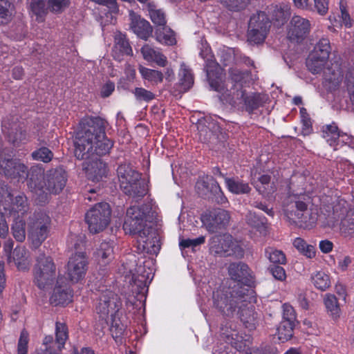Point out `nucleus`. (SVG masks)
<instances>
[{
  "mask_svg": "<svg viewBox=\"0 0 354 354\" xmlns=\"http://www.w3.org/2000/svg\"><path fill=\"white\" fill-rule=\"evenodd\" d=\"M347 214V207L345 201H339V205L333 207L334 218L337 220H342Z\"/></svg>",
  "mask_w": 354,
  "mask_h": 354,
  "instance_id": "4d7b16f0",
  "label": "nucleus"
},
{
  "mask_svg": "<svg viewBox=\"0 0 354 354\" xmlns=\"http://www.w3.org/2000/svg\"><path fill=\"white\" fill-rule=\"evenodd\" d=\"M48 8L53 12H62L69 5V0H48Z\"/></svg>",
  "mask_w": 354,
  "mask_h": 354,
  "instance_id": "09e8293b",
  "label": "nucleus"
},
{
  "mask_svg": "<svg viewBox=\"0 0 354 354\" xmlns=\"http://www.w3.org/2000/svg\"><path fill=\"white\" fill-rule=\"evenodd\" d=\"M209 249L212 253L219 255H243V248L239 242L229 234L214 236L211 239Z\"/></svg>",
  "mask_w": 354,
  "mask_h": 354,
  "instance_id": "9b49d317",
  "label": "nucleus"
},
{
  "mask_svg": "<svg viewBox=\"0 0 354 354\" xmlns=\"http://www.w3.org/2000/svg\"><path fill=\"white\" fill-rule=\"evenodd\" d=\"M43 172L40 169L32 168L30 178L28 179V186L32 192H37L45 189L50 193L60 192L66 185V176L65 172L59 169L49 171L46 176V182H43Z\"/></svg>",
  "mask_w": 354,
  "mask_h": 354,
  "instance_id": "20e7f679",
  "label": "nucleus"
},
{
  "mask_svg": "<svg viewBox=\"0 0 354 354\" xmlns=\"http://www.w3.org/2000/svg\"><path fill=\"white\" fill-rule=\"evenodd\" d=\"M118 178L121 189L133 198H139L147 194L144 182L140 180V175L129 165H121L118 168Z\"/></svg>",
  "mask_w": 354,
  "mask_h": 354,
  "instance_id": "423d86ee",
  "label": "nucleus"
},
{
  "mask_svg": "<svg viewBox=\"0 0 354 354\" xmlns=\"http://www.w3.org/2000/svg\"><path fill=\"white\" fill-rule=\"evenodd\" d=\"M201 186H203L207 190L213 193H218L221 192V188L218 184L212 178L207 177V182L205 180L198 181L196 183L197 188L200 189Z\"/></svg>",
  "mask_w": 354,
  "mask_h": 354,
  "instance_id": "de8ad7c7",
  "label": "nucleus"
},
{
  "mask_svg": "<svg viewBox=\"0 0 354 354\" xmlns=\"http://www.w3.org/2000/svg\"><path fill=\"white\" fill-rule=\"evenodd\" d=\"M1 170L5 175L10 178H17L18 182H23L29 175L27 174L26 167L13 160H4L0 158Z\"/></svg>",
  "mask_w": 354,
  "mask_h": 354,
  "instance_id": "aec40b11",
  "label": "nucleus"
},
{
  "mask_svg": "<svg viewBox=\"0 0 354 354\" xmlns=\"http://www.w3.org/2000/svg\"><path fill=\"white\" fill-rule=\"evenodd\" d=\"M56 340L59 344V349L61 350L64 346L65 342L68 339V332L66 326L62 323L56 324Z\"/></svg>",
  "mask_w": 354,
  "mask_h": 354,
  "instance_id": "37998d69",
  "label": "nucleus"
},
{
  "mask_svg": "<svg viewBox=\"0 0 354 354\" xmlns=\"http://www.w3.org/2000/svg\"><path fill=\"white\" fill-rule=\"evenodd\" d=\"M310 21L299 16H294L289 24L288 37L290 40L299 42L303 40L310 31Z\"/></svg>",
  "mask_w": 354,
  "mask_h": 354,
  "instance_id": "f3484780",
  "label": "nucleus"
},
{
  "mask_svg": "<svg viewBox=\"0 0 354 354\" xmlns=\"http://www.w3.org/2000/svg\"><path fill=\"white\" fill-rule=\"evenodd\" d=\"M340 16L339 20L337 21L335 17H330L329 19L334 26H344L346 28H350L353 25V19H351L348 10L343 4H340Z\"/></svg>",
  "mask_w": 354,
  "mask_h": 354,
  "instance_id": "e433bc0d",
  "label": "nucleus"
},
{
  "mask_svg": "<svg viewBox=\"0 0 354 354\" xmlns=\"http://www.w3.org/2000/svg\"><path fill=\"white\" fill-rule=\"evenodd\" d=\"M135 262L133 260L131 261L130 263L124 265L123 271L121 272L126 277L131 276L132 282L138 286L139 291L142 292L145 291L153 277V270L149 268L151 261H147L144 265L140 264L137 268H135Z\"/></svg>",
  "mask_w": 354,
  "mask_h": 354,
  "instance_id": "6e6552de",
  "label": "nucleus"
},
{
  "mask_svg": "<svg viewBox=\"0 0 354 354\" xmlns=\"http://www.w3.org/2000/svg\"><path fill=\"white\" fill-rule=\"evenodd\" d=\"M205 242V236H201L196 239H180L179 242V245L180 248H195L199 245L203 244Z\"/></svg>",
  "mask_w": 354,
  "mask_h": 354,
  "instance_id": "3c124183",
  "label": "nucleus"
},
{
  "mask_svg": "<svg viewBox=\"0 0 354 354\" xmlns=\"http://www.w3.org/2000/svg\"><path fill=\"white\" fill-rule=\"evenodd\" d=\"M241 297L242 295L235 290L219 289L213 293L214 306L223 314L230 315L235 310Z\"/></svg>",
  "mask_w": 354,
  "mask_h": 354,
  "instance_id": "4468645a",
  "label": "nucleus"
},
{
  "mask_svg": "<svg viewBox=\"0 0 354 354\" xmlns=\"http://www.w3.org/2000/svg\"><path fill=\"white\" fill-rule=\"evenodd\" d=\"M295 324L288 322H281L277 328V332L275 335L281 342L288 340L292 336L293 327Z\"/></svg>",
  "mask_w": 354,
  "mask_h": 354,
  "instance_id": "ea45409f",
  "label": "nucleus"
},
{
  "mask_svg": "<svg viewBox=\"0 0 354 354\" xmlns=\"http://www.w3.org/2000/svg\"><path fill=\"white\" fill-rule=\"evenodd\" d=\"M72 292L67 286H56L50 298V303L55 306L65 305L72 301Z\"/></svg>",
  "mask_w": 354,
  "mask_h": 354,
  "instance_id": "b1692460",
  "label": "nucleus"
},
{
  "mask_svg": "<svg viewBox=\"0 0 354 354\" xmlns=\"http://www.w3.org/2000/svg\"><path fill=\"white\" fill-rule=\"evenodd\" d=\"M270 21L264 12L254 15L250 20L248 37L250 42L262 43L270 27Z\"/></svg>",
  "mask_w": 354,
  "mask_h": 354,
  "instance_id": "ddd939ff",
  "label": "nucleus"
},
{
  "mask_svg": "<svg viewBox=\"0 0 354 354\" xmlns=\"http://www.w3.org/2000/svg\"><path fill=\"white\" fill-rule=\"evenodd\" d=\"M315 53H310L306 60V66L313 73L322 72L328 63V59H323L316 57Z\"/></svg>",
  "mask_w": 354,
  "mask_h": 354,
  "instance_id": "7c9ffc66",
  "label": "nucleus"
},
{
  "mask_svg": "<svg viewBox=\"0 0 354 354\" xmlns=\"http://www.w3.org/2000/svg\"><path fill=\"white\" fill-rule=\"evenodd\" d=\"M324 137L335 150L337 149L339 146H342L344 144L353 145V138L346 133H340L335 124L326 127L324 130Z\"/></svg>",
  "mask_w": 354,
  "mask_h": 354,
  "instance_id": "6ab92c4d",
  "label": "nucleus"
},
{
  "mask_svg": "<svg viewBox=\"0 0 354 354\" xmlns=\"http://www.w3.org/2000/svg\"><path fill=\"white\" fill-rule=\"evenodd\" d=\"M310 53H315L316 57L328 60L330 53V46L328 39L325 38L320 39Z\"/></svg>",
  "mask_w": 354,
  "mask_h": 354,
  "instance_id": "58836bf2",
  "label": "nucleus"
},
{
  "mask_svg": "<svg viewBox=\"0 0 354 354\" xmlns=\"http://www.w3.org/2000/svg\"><path fill=\"white\" fill-rule=\"evenodd\" d=\"M229 274L234 281L250 285L252 283V273L248 266L244 263H232L229 266Z\"/></svg>",
  "mask_w": 354,
  "mask_h": 354,
  "instance_id": "4be33fe9",
  "label": "nucleus"
},
{
  "mask_svg": "<svg viewBox=\"0 0 354 354\" xmlns=\"http://www.w3.org/2000/svg\"><path fill=\"white\" fill-rule=\"evenodd\" d=\"M8 232V226L2 214H0V239L5 238ZM3 265L0 262V292L5 287L6 279L3 274Z\"/></svg>",
  "mask_w": 354,
  "mask_h": 354,
  "instance_id": "a19ab883",
  "label": "nucleus"
},
{
  "mask_svg": "<svg viewBox=\"0 0 354 354\" xmlns=\"http://www.w3.org/2000/svg\"><path fill=\"white\" fill-rule=\"evenodd\" d=\"M270 272L272 276L277 280L283 281L286 278L285 270L281 266L271 268Z\"/></svg>",
  "mask_w": 354,
  "mask_h": 354,
  "instance_id": "e2e57ef3",
  "label": "nucleus"
},
{
  "mask_svg": "<svg viewBox=\"0 0 354 354\" xmlns=\"http://www.w3.org/2000/svg\"><path fill=\"white\" fill-rule=\"evenodd\" d=\"M120 307V302L118 296L110 290H106L102 293L96 306L97 314L104 320L102 324L111 325V330L114 337H118L124 331L123 327H119L115 321V316Z\"/></svg>",
  "mask_w": 354,
  "mask_h": 354,
  "instance_id": "39448f33",
  "label": "nucleus"
},
{
  "mask_svg": "<svg viewBox=\"0 0 354 354\" xmlns=\"http://www.w3.org/2000/svg\"><path fill=\"white\" fill-rule=\"evenodd\" d=\"M111 209L106 203L94 205L86 214V221L89 230L97 233L106 227L110 222Z\"/></svg>",
  "mask_w": 354,
  "mask_h": 354,
  "instance_id": "9d476101",
  "label": "nucleus"
},
{
  "mask_svg": "<svg viewBox=\"0 0 354 354\" xmlns=\"http://www.w3.org/2000/svg\"><path fill=\"white\" fill-rule=\"evenodd\" d=\"M46 14V8L43 0H30V15L35 21H42Z\"/></svg>",
  "mask_w": 354,
  "mask_h": 354,
  "instance_id": "f704fd0d",
  "label": "nucleus"
},
{
  "mask_svg": "<svg viewBox=\"0 0 354 354\" xmlns=\"http://www.w3.org/2000/svg\"><path fill=\"white\" fill-rule=\"evenodd\" d=\"M294 247L307 258L312 259L315 257L316 250L313 245L308 244L303 239L296 238L293 241Z\"/></svg>",
  "mask_w": 354,
  "mask_h": 354,
  "instance_id": "473e14b6",
  "label": "nucleus"
},
{
  "mask_svg": "<svg viewBox=\"0 0 354 354\" xmlns=\"http://www.w3.org/2000/svg\"><path fill=\"white\" fill-rule=\"evenodd\" d=\"M53 153L46 147H41L32 152V157L35 160L48 162L53 158Z\"/></svg>",
  "mask_w": 354,
  "mask_h": 354,
  "instance_id": "c03bdc74",
  "label": "nucleus"
},
{
  "mask_svg": "<svg viewBox=\"0 0 354 354\" xmlns=\"http://www.w3.org/2000/svg\"><path fill=\"white\" fill-rule=\"evenodd\" d=\"M230 220L228 213L224 209H216L205 213L201 216V221L209 232H214L221 226L226 225Z\"/></svg>",
  "mask_w": 354,
  "mask_h": 354,
  "instance_id": "a211bd4d",
  "label": "nucleus"
},
{
  "mask_svg": "<svg viewBox=\"0 0 354 354\" xmlns=\"http://www.w3.org/2000/svg\"><path fill=\"white\" fill-rule=\"evenodd\" d=\"M113 243L102 242L95 252V259L101 266H105L113 259Z\"/></svg>",
  "mask_w": 354,
  "mask_h": 354,
  "instance_id": "a878e982",
  "label": "nucleus"
},
{
  "mask_svg": "<svg viewBox=\"0 0 354 354\" xmlns=\"http://www.w3.org/2000/svg\"><path fill=\"white\" fill-rule=\"evenodd\" d=\"M28 333L26 330L21 331L17 343V354H28Z\"/></svg>",
  "mask_w": 354,
  "mask_h": 354,
  "instance_id": "49530a36",
  "label": "nucleus"
},
{
  "mask_svg": "<svg viewBox=\"0 0 354 354\" xmlns=\"http://www.w3.org/2000/svg\"><path fill=\"white\" fill-rule=\"evenodd\" d=\"M104 124L101 118H84L75 140V156L86 160L83 167L88 179L93 183L103 181L109 172L106 164L98 156L108 153L113 146L105 136Z\"/></svg>",
  "mask_w": 354,
  "mask_h": 354,
  "instance_id": "f257e3e1",
  "label": "nucleus"
},
{
  "mask_svg": "<svg viewBox=\"0 0 354 354\" xmlns=\"http://www.w3.org/2000/svg\"><path fill=\"white\" fill-rule=\"evenodd\" d=\"M10 4L6 0H0V24L8 23L12 16V12L9 10Z\"/></svg>",
  "mask_w": 354,
  "mask_h": 354,
  "instance_id": "79ce46f5",
  "label": "nucleus"
},
{
  "mask_svg": "<svg viewBox=\"0 0 354 354\" xmlns=\"http://www.w3.org/2000/svg\"><path fill=\"white\" fill-rule=\"evenodd\" d=\"M193 84L194 77L191 71L184 64H182L178 73V84L180 86V91H187L192 86Z\"/></svg>",
  "mask_w": 354,
  "mask_h": 354,
  "instance_id": "bb28decb",
  "label": "nucleus"
},
{
  "mask_svg": "<svg viewBox=\"0 0 354 354\" xmlns=\"http://www.w3.org/2000/svg\"><path fill=\"white\" fill-rule=\"evenodd\" d=\"M283 317L282 322H288L295 324V314L293 308L289 304L283 305Z\"/></svg>",
  "mask_w": 354,
  "mask_h": 354,
  "instance_id": "5fc2aeb1",
  "label": "nucleus"
},
{
  "mask_svg": "<svg viewBox=\"0 0 354 354\" xmlns=\"http://www.w3.org/2000/svg\"><path fill=\"white\" fill-rule=\"evenodd\" d=\"M139 72L142 77L153 85H157L163 80V74L157 70L150 69L142 66H139Z\"/></svg>",
  "mask_w": 354,
  "mask_h": 354,
  "instance_id": "c756f323",
  "label": "nucleus"
},
{
  "mask_svg": "<svg viewBox=\"0 0 354 354\" xmlns=\"http://www.w3.org/2000/svg\"><path fill=\"white\" fill-rule=\"evenodd\" d=\"M150 209L147 205L131 206L127 211L123 229L127 234L136 235L137 248L140 252L157 254L160 248L159 237L147 225Z\"/></svg>",
  "mask_w": 354,
  "mask_h": 354,
  "instance_id": "7ed1b4c3",
  "label": "nucleus"
},
{
  "mask_svg": "<svg viewBox=\"0 0 354 354\" xmlns=\"http://www.w3.org/2000/svg\"><path fill=\"white\" fill-rule=\"evenodd\" d=\"M129 19L130 29L140 38L147 39L152 33L149 23L133 11L129 12Z\"/></svg>",
  "mask_w": 354,
  "mask_h": 354,
  "instance_id": "412c9836",
  "label": "nucleus"
},
{
  "mask_svg": "<svg viewBox=\"0 0 354 354\" xmlns=\"http://www.w3.org/2000/svg\"><path fill=\"white\" fill-rule=\"evenodd\" d=\"M88 261L85 254L78 252L73 254L68 263L67 274L72 282L83 279L87 271Z\"/></svg>",
  "mask_w": 354,
  "mask_h": 354,
  "instance_id": "2eb2a0df",
  "label": "nucleus"
},
{
  "mask_svg": "<svg viewBox=\"0 0 354 354\" xmlns=\"http://www.w3.org/2000/svg\"><path fill=\"white\" fill-rule=\"evenodd\" d=\"M221 3L233 10H239L244 8L250 0H221Z\"/></svg>",
  "mask_w": 354,
  "mask_h": 354,
  "instance_id": "8fccbe9b",
  "label": "nucleus"
},
{
  "mask_svg": "<svg viewBox=\"0 0 354 354\" xmlns=\"http://www.w3.org/2000/svg\"><path fill=\"white\" fill-rule=\"evenodd\" d=\"M259 182L262 185V187L257 185V188L259 192L266 194H270L274 192V189L272 186L269 185L270 176L267 175H263L259 178Z\"/></svg>",
  "mask_w": 354,
  "mask_h": 354,
  "instance_id": "864d4df0",
  "label": "nucleus"
},
{
  "mask_svg": "<svg viewBox=\"0 0 354 354\" xmlns=\"http://www.w3.org/2000/svg\"><path fill=\"white\" fill-rule=\"evenodd\" d=\"M56 277V268L52 259L44 255L37 259L34 269V282L40 289L48 288Z\"/></svg>",
  "mask_w": 354,
  "mask_h": 354,
  "instance_id": "1a4fd4ad",
  "label": "nucleus"
},
{
  "mask_svg": "<svg viewBox=\"0 0 354 354\" xmlns=\"http://www.w3.org/2000/svg\"><path fill=\"white\" fill-rule=\"evenodd\" d=\"M227 189L236 194H246L250 191L248 184L242 180L234 178H225Z\"/></svg>",
  "mask_w": 354,
  "mask_h": 354,
  "instance_id": "2f4dec72",
  "label": "nucleus"
},
{
  "mask_svg": "<svg viewBox=\"0 0 354 354\" xmlns=\"http://www.w3.org/2000/svg\"><path fill=\"white\" fill-rule=\"evenodd\" d=\"M92 1L104 5L108 7L111 12L115 13L118 11V8L116 3V0H91Z\"/></svg>",
  "mask_w": 354,
  "mask_h": 354,
  "instance_id": "0e129e2a",
  "label": "nucleus"
},
{
  "mask_svg": "<svg viewBox=\"0 0 354 354\" xmlns=\"http://www.w3.org/2000/svg\"><path fill=\"white\" fill-rule=\"evenodd\" d=\"M197 129L200 134V137L203 136V140H206L207 136V130L216 132L218 131L219 125L212 118H205L204 120H199L197 124Z\"/></svg>",
  "mask_w": 354,
  "mask_h": 354,
  "instance_id": "c9c22d12",
  "label": "nucleus"
},
{
  "mask_svg": "<svg viewBox=\"0 0 354 354\" xmlns=\"http://www.w3.org/2000/svg\"><path fill=\"white\" fill-rule=\"evenodd\" d=\"M319 248L322 252L328 253L333 249V243L328 240L322 241L319 243Z\"/></svg>",
  "mask_w": 354,
  "mask_h": 354,
  "instance_id": "774afa93",
  "label": "nucleus"
},
{
  "mask_svg": "<svg viewBox=\"0 0 354 354\" xmlns=\"http://www.w3.org/2000/svg\"><path fill=\"white\" fill-rule=\"evenodd\" d=\"M209 48L207 47L205 52L200 53L201 56L207 59L206 71L207 76L210 86L214 90L221 93L220 99L223 104H228L237 109H246L253 110L258 106L257 100L254 95H246L240 83L244 74L239 71L235 73H231V82H229L225 89L223 85V69L214 60L208 57Z\"/></svg>",
  "mask_w": 354,
  "mask_h": 354,
  "instance_id": "f03ea898",
  "label": "nucleus"
},
{
  "mask_svg": "<svg viewBox=\"0 0 354 354\" xmlns=\"http://www.w3.org/2000/svg\"><path fill=\"white\" fill-rule=\"evenodd\" d=\"M315 8L319 15H324L328 10V0H314Z\"/></svg>",
  "mask_w": 354,
  "mask_h": 354,
  "instance_id": "680f3d73",
  "label": "nucleus"
},
{
  "mask_svg": "<svg viewBox=\"0 0 354 354\" xmlns=\"http://www.w3.org/2000/svg\"><path fill=\"white\" fill-rule=\"evenodd\" d=\"M26 209V197L23 194L17 196L10 209L15 217L11 230L15 239L20 242L26 238L25 222L20 216L24 214Z\"/></svg>",
  "mask_w": 354,
  "mask_h": 354,
  "instance_id": "f8f14e48",
  "label": "nucleus"
},
{
  "mask_svg": "<svg viewBox=\"0 0 354 354\" xmlns=\"http://www.w3.org/2000/svg\"><path fill=\"white\" fill-rule=\"evenodd\" d=\"M132 49L125 36L120 32L115 35V44L113 48V56L115 59L121 60L124 55H131Z\"/></svg>",
  "mask_w": 354,
  "mask_h": 354,
  "instance_id": "5701e85b",
  "label": "nucleus"
},
{
  "mask_svg": "<svg viewBox=\"0 0 354 354\" xmlns=\"http://www.w3.org/2000/svg\"><path fill=\"white\" fill-rule=\"evenodd\" d=\"M156 37L158 41L165 45H174L176 43V35L169 27L163 26L157 28Z\"/></svg>",
  "mask_w": 354,
  "mask_h": 354,
  "instance_id": "cd10ccee",
  "label": "nucleus"
},
{
  "mask_svg": "<svg viewBox=\"0 0 354 354\" xmlns=\"http://www.w3.org/2000/svg\"><path fill=\"white\" fill-rule=\"evenodd\" d=\"M324 302L330 316H332L334 319L339 317L340 308L337 302V299L333 295H326L324 298Z\"/></svg>",
  "mask_w": 354,
  "mask_h": 354,
  "instance_id": "4c0bfd02",
  "label": "nucleus"
},
{
  "mask_svg": "<svg viewBox=\"0 0 354 354\" xmlns=\"http://www.w3.org/2000/svg\"><path fill=\"white\" fill-rule=\"evenodd\" d=\"M115 85L112 82H107L102 88L101 94L103 97L109 96L114 91Z\"/></svg>",
  "mask_w": 354,
  "mask_h": 354,
  "instance_id": "338daca9",
  "label": "nucleus"
},
{
  "mask_svg": "<svg viewBox=\"0 0 354 354\" xmlns=\"http://www.w3.org/2000/svg\"><path fill=\"white\" fill-rule=\"evenodd\" d=\"M134 94L137 99L149 101L154 97L153 94L145 88H137L135 89Z\"/></svg>",
  "mask_w": 354,
  "mask_h": 354,
  "instance_id": "bf43d9fd",
  "label": "nucleus"
},
{
  "mask_svg": "<svg viewBox=\"0 0 354 354\" xmlns=\"http://www.w3.org/2000/svg\"><path fill=\"white\" fill-rule=\"evenodd\" d=\"M267 254L269 260L274 263L283 264L286 262L285 254L280 250L271 249Z\"/></svg>",
  "mask_w": 354,
  "mask_h": 354,
  "instance_id": "603ef678",
  "label": "nucleus"
},
{
  "mask_svg": "<svg viewBox=\"0 0 354 354\" xmlns=\"http://www.w3.org/2000/svg\"><path fill=\"white\" fill-rule=\"evenodd\" d=\"M12 260L19 270H25L29 267L27 252L24 248H16L13 251Z\"/></svg>",
  "mask_w": 354,
  "mask_h": 354,
  "instance_id": "72a5a7b5",
  "label": "nucleus"
},
{
  "mask_svg": "<svg viewBox=\"0 0 354 354\" xmlns=\"http://www.w3.org/2000/svg\"><path fill=\"white\" fill-rule=\"evenodd\" d=\"M149 11L151 20L158 28L165 25L166 20L162 10L150 8Z\"/></svg>",
  "mask_w": 354,
  "mask_h": 354,
  "instance_id": "a18cd8bd",
  "label": "nucleus"
},
{
  "mask_svg": "<svg viewBox=\"0 0 354 354\" xmlns=\"http://www.w3.org/2000/svg\"><path fill=\"white\" fill-rule=\"evenodd\" d=\"M143 58L148 62H154L160 66H165L167 63V57L159 50L148 44L141 48Z\"/></svg>",
  "mask_w": 354,
  "mask_h": 354,
  "instance_id": "393cba45",
  "label": "nucleus"
},
{
  "mask_svg": "<svg viewBox=\"0 0 354 354\" xmlns=\"http://www.w3.org/2000/svg\"><path fill=\"white\" fill-rule=\"evenodd\" d=\"M311 281L316 288L322 291L328 289L331 283L328 274L324 270L314 272L311 276Z\"/></svg>",
  "mask_w": 354,
  "mask_h": 354,
  "instance_id": "c85d7f7f",
  "label": "nucleus"
},
{
  "mask_svg": "<svg viewBox=\"0 0 354 354\" xmlns=\"http://www.w3.org/2000/svg\"><path fill=\"white\" fill-rule=\"evenodd\" d=\"M275 15H274V21L273 22L274 24H276V26H279L282 25L285 20H286V15L283 10L281 9H277L274 10ZM274 20V19H272Z\"/></svg>",
  "mask_w": 354,
  "mask_h": 354,
  "instance_id": "69168bd1",
  "label": "nucleus"
},
{
  "mask_svg": "<svg viewBox=\"0 0 354 354\" xmlns=\"http://www.w3.org/2000/svg\"><path fill=\"white\" fill-rule=\"evenodd\" d=\"M248 223L257 228H260L265 223L264 218L257 216L255 213L249 212L246 218Z\"/></svg>",
  "mask_w": 354,
  "mask_h": 354,
  "instance_id": "6e6d98bb",
  "label": "nucleus"
},
{
  "mask_svg": "<svg viewBox=\"0 0 354 354\" xmlns=\"http://www.w3.org/2000/svg\"><path fill=\"white\" fill-rule=\"evenodd\" d=\"M50 221L49 216L42 214L30 226L29 239L35 247L39 246L47 238Z\"/></svg>",
  "mask_w": 354,
  "mask_h": 354,
  "instance_id": "dca6fc26",
  "label": "nucleus"
},
{
  "mask_svg": "<svg viewBox=\"0 0 354 354\" xmlns=\"http://www.w3.org/2000/svg\"><path fill=\"white\" fill-rule=\"evenodd\" d=\"M11 196V194L5 186L0 187V203L2 204L5 209H8L7 205L12 201Z\"/></svg>",
  "mask_w": 354,
  "mask_h": 354,
  "instance_id": "13d9d810",
  "label": "nucleus"
},
{
  "mask_svg": "<svg viewBox=\"0 0 354 354\" xmlns=\"http://www.w3.org/2000/svg\"><path fill=\"white\" fill-rule=\"evenodd\" d=\"M221 61L224 65L232 62L234 57V50L231 48H224L220 53Z\"/></svg>",
  "mask_w": 354,
  "mask_h": 354,
  "instance_id": "052dcab7",
  "label": "nucleus"
},
{
  "mask_svg": "<svg viewBox=\"0 0 354 354\" xmlns=\"http://www.w3.org/2000/svg\"><path fill=\"white\" fill-rule=\"evenodd\" d=\"M306 209V203L296 196H289L283 203V212L290 222L312 225L317 221V217L316 214H312L307 220L304 215Z\"/></svg>",
  "mask_w": 354,
  "mask_h": 354,
  "instance_id": "0eeeda50",
  "label": "nucleus"
}]
</instances>
